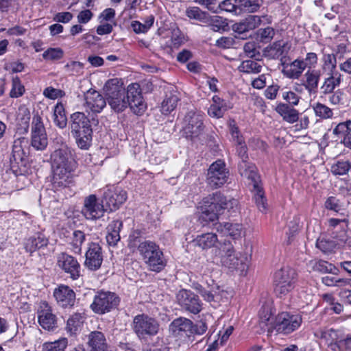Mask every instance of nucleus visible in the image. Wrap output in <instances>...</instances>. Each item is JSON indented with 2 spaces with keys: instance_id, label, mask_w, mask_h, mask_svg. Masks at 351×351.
Here are the masks:
<instances>
[{
  "instance_id": "obj_38",
  "label": "nucleus",
  "mask_w": 351,
  "mask_h": 351,
  "mask_svg": "<svg viewBox=\"0 0 351 351\" xmlns=\"http://www.w3.org/2000/svg\"><path fill=\"white\" fill-rule=\"evenodd\" d=\"M343 333L339 330H335L332 328H326L317 330L315 332V336L321 339H324L328 343V346L330 348L331 344L334 342L336 343L339 339V336Z\"/></svg>"
},
{
  "instance_id": "obj_58",
  "label": "nucleus",
  "mask_w": 351,
  "mask_h": 351,
  "mask_svg": "<svg viewBox=\"0 0 351 351\" xmlns=\"http://www.w3.org/2000/svg\"><path fill=\"white\" fill-rule=\"evenodd\" d=\"M64 56V51L60 48H49L43 53V58L48 60H60Z\"/></svg>"
},
{
  "instance_id": "obj_56",
  "label": "nucleus",
  "mask_w": 351,
  "mask_h": 351,
  "mask_svg": "<svg viewBox=\"0 0 351 351\" xmlns=\"http://www.w3.org/2000/svg\"><path fill=\"white\" fill-rule=\"evenodd\" d=\"M276 31L271 27L261 28L257 32V36L263 43H269L275 36Z\"/></svg>"
},
{
  "instance_id": "obj_22",
  "label": "nucleus",
  "mask_w": 351,
  "mask_h": 351,
  "mask_svg": "<svg viewBox=\"0 0 351 351\" xmlns=\"http://www.w3.org/2000/svg\"><path fill=\"white\" fill-rule=\"evenodd\" d=\"M53 296L57 303L62 308L72 307L75 304V293L68 286L60 285L54 290Z\"/></svg>"
},
{
  "instance_id": "obj_46",
  "label": "nucleus",
  "mask_w": 351,
  "mask_h": 351,
  "mask_svg": "<svg viewBox=\"0 0 351 351\" xmlns=\"http://www.w3.org/2000/svg\"><path fill=\"white\" fill-rule=\"evenodd\" d=\"M315 114L322 119H330L333 116V112L326 105L320 102L315 103L312 106Z\"/></svg>"
},
{
  "instance_id": "obj_62",
  "label": "nucleus",
  "mask_w": 351,
  "mask_h": 351,
  "mask_svg": "<svg viewBox=\"0 0 351 351\" xmlns=\"http://www.w3.org/2000/svg\"><path fill=\"white\" fill-rule=\"evenodd\" d=\"M314 268L322 273H333L335 274V271L337 269L332 264L323 261L317 262L314 266Z\"/></svg>"
},
{
  "instance_id": "obj_11",
  "label": "nucleus",
  "mask_w": 351,
  "mask_h": 351,
  "mask_svg": "<svg viewBox=\"0 0 351 351\" xmlns=\"http://www.w3.org/2000/svg\"><path fill=\"white\" fill-rule=\"evenodd\" d=\"M176 300L180 307L190 313L198 314L202 309L199 296L190 290L182 289L176 294Z\"/></svg>"
},
{
  "instance_id": "obj_14",
  "label": "nucleus",
  "mask_w": 351,
  "mask_h": 351,
  "mask_svg": "<svg viewBox=\"0 0 351 351\" xmlns=\"http://www.w3.org/2000/svg\"><path fill=\"white\" fill-rule=\"evenodd\" d=\"M58 266L65 273L69 274L73 280H76L80 276V265L77 260L66 253H61L58 256Z\"/></svg>"
},
{
  "instance_id": "obj_9",
  "label": "nucleus",
  "mask_w": 351,
  "mask_h": 351,
  "mask_svg": "<svg viewBox=\"0 0 351 351\" xmlns=\"http://www.w3.org/2000/svg\"><path fill=\"white\" fill-rule=\"evenodd\" d=\"M302 317L300 315H293L287 312L279 313L274 319L271 328L279 333L290 334L301 325Z\"/></svg>"
},
{
  "instance_id": "obj_6",
  "label": "nucleus",
  "mask_w": 351,
  "mask_h": 351,
  "mask_svg": "<svg viewBox=\"0 0 351 351\" xmlns=\"http://www.w3.org/2000/svg\"><path fill=\"white\" fill-rule=\"evenodd\" d=\"M219 251L221 254V264L231 269L237 270L243 273L247 269V265L240 254H236L232 243L230 241H225L220 245Z\"/></svg>"
},
{
  "instance_id": "obj_52",
  "label": "nucleus",
  "mask_w": 351,
  "mask_h": 351,
  "mask_svg": "<svg viewBox=\"0 0 351 351\" xmlns=\"http://www.w3.org/2000/svg\"><path fill=\"white\" fill-rule=\"evenodd\" d=\"M67 343V339L62 338L53 342L44 343L43 350L44 351H64Z\"/></svg>"
},
{
  "instance_id": "obj_47",
  "label": "nucleus",
  "mask_w": 351,
  "mask_h": 351,
  "mask_svg": "<svg viewBox=\"0 0 351 351\" xmlns=\"http://www.w3.org/2000/svg\"><path fill=\"white\" fill-rule=\"evenodd\" d=\"M178 100V97L174 94L167 95L161 104L162 113L165 114H169L176 108Z\"/></svg>"
},
{
  "instance_id": "obj_13",
  "label": "nucleus",
  "mask_w": 351,
  "mask_h": 351,
  "mask_svg": "<svg viewBox=\"0 0 351 351\" xmlns=\"http://www.w3.org/2000/svg\"><path fill=\"white\" fill-rule=\"evenodd\" d=\"M192 328L193 322L183 317L173 319L169 326L170 334L173 337L180 340L190 338Z\"/></svg>"
},
{
  "instance_id": "obj_44",
  "label": "nucleus",
  "mask_w": 351,
  "mask_h": 351,
  "mask_svg": "<svg viewBox=\"0 0 351 351\" xmlns=\"http://www.w3.org/2000/svg\"><path fill=\"white\" fill-rule=\"evenodd\" d=\"M54 123L60 128L63 129L66 126L67 119L65 115L64 108L62 104H58L54 108Z\"/></svg>"
},
{
  "instance_id": "obj_33",
  "label": "nucleus",
  "mask_w": 351,
  "mask_h": 351,
  "mask_svg": "<svg viewBox=\"0 0 351 351\" xmlns=\"http://www.w3.org/2000/svg\"><path fill=\"white\" fill-rule=\"evenodd\" d=\"M85 320L84 313H75L67 320L66 330L70 335H76L82 326Z\"/></svg>"
},
{
  "instance_id": "obj_30",
  "label": "nucleus",
  "mask_w": 351,
  "mask_h": 351,
  "mask_svg": "<svg viewBox=\"0 0 351 351\" xmlns=\"http://www.w3.org/2000/svg\"><path fill=\"white\" fill-rule=\"evenodd\" d=\"M230 108V107L225 100L215 95L213 97V104L208 110V114L212 117L220 118L223 117L225 112Z\"/></svg>"
},
{
  "instance_id": "obj_64",
  "label": "nucleus",
  "mask_w": 351,
  "mask_h": 351,
  "mask_svg": "<svg viewBox=\"0 0 351 351\" xmlns=\"http://www.w3.org/2000/svg\"><path fill=\"white\" fill-rule=\"evenodd\" d=\"M316 246L320 250L326 253L332 251L335 247V244L332 241L327 239H318L316 243Z\"/></svg>"
},
{
  "instance_id": "obj_26",
  "label": "nucleus",
  "mask_w": 351,
  "mask_h": 351,
  "mask_svg": "<svg viewBox=\"0 0 351 351\" xmlns=\"http://www.w3.org/2000/svg\"><path fill=\"white\" fill-rule=\"evenodd\" d=\"M320 77L321 71L319 70L308 69L304 73L303 82L306 86V90L310 95L317 93Z\"/></svg>"
},
{
  "instance_id": "obj_39",
  "label": "nucleus",
  "mask_w": 351,
  "mask_h": 351,
  "mask_svg": "<svg viewBox=\"0 0 351 351\" xmlns=\"http://www.w3.org/2000/svg\"><path fill=\"white\" fill-rule=\"evenodd\" d=\"M186 16L191 19H195L204 23H208L210 21L209 14L202 11L198 7H191L186 10Z\"/></svg>"
},
{
  "instance_id": "obj_61",
  "label": "nucleus",
  "mask_w": 351,
  "mask_h": 351,
  "mask_svg": "<svg viewBox=\"0 0 351 351\" xmlns=\"http://www.w3.org/2000/svg\"><path fill=\"white\" fill-rule=\"evenodd\" d=\"M322 282L326 286L336 287H343L349 283V282L344 278H338L328 276L322 278Z\"/></svg>"
},
{
  "instance_id": "obj_8",
  "label": "nucleus",
  "mask_w": 351,
  "mask_h": 351,
  "mask_svg": "<svg viewBox=\"0 0 351 351\" xmlns=\"http://www.w3.org/2000/svg\"><path fill=\"white\" fill-rule=\"evenodd\" d=\"M228 176L229 171L226 167L225 162L219 159L210 165L206 176V182L210 188L217 189L227 182Z\"/></svg>"
},
{
  "instance_id": "obj_45",
  "label": "nucleus",
  "mask_w": 351,
  "mask_h": 351,
  "mask_svg": "<svg viewBox=\"0 0 351 351\" xmlns=\"http://www.w3.org/2000/svg\"><path fill=\"white\" fill-rule=\"evenodd\" d=\"M260 322L263 327L267 326V331L271 332L274 328L271 326L274 324L271 310L269 307H263L259 311Z\"/></svg>"
},
{
  "instance_id": "obj_7",
  "label": "nucleus",
  "mask_w": 351,
  "mask_h": 351,
  "mask_svg": "<svg viewBox=\"0 0 351 351\" xmlns=\"http://www.w3.org/2000/svg\"><path fill=\"white\" fill-rule=\"evenodd\" d=\"M132 327L138 337L144 339L156 335L160 330V324L155 318L143 313L134 317Z\"/></svg>"
},
{
  "instance_id": "obj_49",
  "label": "nucleus",
  "mask_w": 351,
  "mask_h": 351,
  "mask_svg": "<svg viewBox=\"0 0 351 351\" xmlns=\"http://www.w3.org/2000/svg\"><path fill=\"white\" fill-rule=\"evenodd\" d=\"M331 172L335 176H343L351 171V162L348 160H338L331 166Z\"/></svg>"
},
{
  "instance_id": "obj_15",
  "label": "nucleus",
  "mask_w": 351,
  "mask_h": 351,
  "mask_svg": "<svg viewBox=\"0 0 351 351\" xmlns=\"http://www.w3.org/2000/svg\"><path fill=\"white\" fill-rule=\"evenodd\" d=\"M127 199V193L120 189H108L105 191L102 202L105 204V208L110 211L116 210Z\"/></svg>"
},
{
  "instance_id": "obj_36",
  "label": "nucleus",
  "mask_w": 351,
  "mask_h": 351,
  "mask_svg": "<svg viewBox=\"0 0 351 351\" xmlns=\"http://www.w3.org/2000/svg\"><path fill=\"white\" fill-rule=\"evenodd\" d=\"M217 236L213 232H208L198 235L193 241L196 245L203 250H206L215 246L217 242Z\"/></svg>"
},
{
  "instance_id": "obj_1",
  "label": "nucleus",
  "mask_w": 351,
  "mask_h": 351,
  "mask_svg": "<svg viewBox=\"0 0 351 351\" xmlns=\"http://www.w3.org/2000/svg\"><path fill=\"white\" fill-rule=\"evenodd\" d=\"M106 101L116 112H121L129 107L136 115H142L147 104L142 95L140 85L132 83L125 89L121 79L108 80L104 86Z\"/></svg>"
},
{
  "instance_id": "obj_60",
  "label": "nucleus",
  "mask_w": 351,
  "mask_h": 351,
  "mask_svg": "<svg viewBox=\"0 0 351 351\" xmlns=\"http://www.w3.org/2000/svg\"><path fill=\"white\" fill-rule=\"evenodd\" d=\"M217 6H219L217 9V13L221 10L237 12L239 10L238 3L235 2V0H224L221 3H217Z\"/></svg>"
},
{
  "instance_id": "obj_21",
  "label": "nucleus",
  "mask_w": 351,
  "mask_h": 351,
  "mask_svg": "<svg viewBox=\"0 0 351 351\" xmlns=\"http://www.w3.org/2000/svg\"><path fill=\"white\" fill-rule=\"evenodd\" d=\"M281 65L282 66V72L283 75L292 80L299 79L306 68L304 61L299 59H296L291 62H287V59H282Z\"/></svg>"
},
{
  "instance_id": "obj_54",
  "label": "nucleus",
  "mask_w": 351,
  "mask_h": 351,
  "mask_svg": "<svg viewBox=\"0 0 351 351\" xmlns=\"http://www.w3.org/2000/svg\"><path fill=\"white\" fill-rule=\"evenodd\" d=\"M351 132V120L338 123L332 130V134L343 138Z\"/></svg>"
},
{
  "instance_id": "obj_55",
  "label": "nucleus",
  "mask_w": 351,
  "mask_h": 351,
  "mask_svg": "<svg viewBox=\"0 0 351 351\" xmlns=\"http://www.w3.org/2000/svg\"><path fill=\"white\" fill-rule=\"evenodd\" d=\"M323 69L328 73H339L336 70L337 59L334 54H325L323 57Z\"/></svg>"
},
{
  "instance_id": "obj_51",
  "label": "nucleus",
  "mask_w": 351,
  "mask_h": 351,
  "mask_svg": "<svg viewBox=\"0 0 351 351\" xmlns=\"http://www.w3.org/2000/svg\"><path fill=\"white\" fill-rule=\"evenodd\" d=\"M48 145L47 133L31 135V145L36 150L43 151Z\"/></svg>"
},
{
  "instance_id": "obj_43",
  "label": "nucleus",
  "mask_w": 351,
  "mask_h": 351,
  "mask_svg": "<svg viewBox=\"0 0 351 351\" xmlns=\"http://www.w3.org/2000/svg\"><path fill=\"white\" fill-rule=\"evenodd\" d=\"M26 157V154L22 148L21 141H15L12 146L11 160L15 162L17 165H25Z\"/></svg>"
},
{
  "instance_id": "obj_19",
  "label": "nucleus",
  "mask_w": 351,
  "mask_h": 351,
  "mask_svg": "<svg viewBox=\"0 0 351 351\" xmlns=\"http://www.w3.org/2000/svg\"><path fill=\"white\" fill-rule=\"evenodd\" d=\"M38 319L40 325L44 329L50 330L56 327V317L52 313L51 308L46 302L40 303L38 310Z\"/></svg>"
},
{
  "instance_id": "obj_57",
  "label": "nucleus",
  "mask_w": 351,
  "mask_h": 351,
  "mask_svg": "<svg viewBox=\"0 0 351 351\" xmlns=\"http://www.w3.org/2000/svg\"><path fill=\"white\" fill-rule=\"evenodd\" d=\"M65 72L70 75H77L83 73L84 64L77 61H71L64 67Z\"/></svg>"
},
{
  "instance_id": "obj_50",
  "label": "nucleus",
  "mask_w": 351,
  "mask_h": 351,
  "mask_svg": "<svg viewBox=\"0 0 351 351\" xmlns=\"http://www.w3.org/2000/svg\"><path fill=\"white\" fill-rule=\"evenodd\" d=\"M351 343V335L345 336L342 334L339 336L336 343H332L330 346V350L332 351H347L350 349Z\"/></svg>"
},
{
  "instance_id": "obj_28",
  "label": "nucleus",
  "mask_w": 351,
  "mask_h": 351,
  "mask_svg": "<svg viewBox=\"0 0 351 351\" xmlns=\"http://www.w3.org/2000/svg\"><path fill=\"white\" fill-rule=\"evenodd\" d=\"M289 50L288 43L282 40L274 42L272 45L266 48L268 56L272 58H280L286 60V55Z\"/></svg>"
},
{
  "instance_id": "obj_18",
  "label": "nucleus",
  "mask_w": 351,
  "mask_h": 351,
  "mask_svg": "<svg viewBox=\"0 0 351 351\" xmlns=\"http://www.w3.org/2000/svg\"><path fill=\"white\" fill-rule=\"evenodd\" d=\"M51 160L52 167L75 165L72 150L64 143L51 153Z\"/></svg>"
},
{
  "instance_id": "obj_40",
  "label": "nucleus",
  "mask_w": 351,
  "mask_h": 351,
  "mask_svg": "<svg viewBox=\"0 0 351 351\" xmlns=\"http://www.w3.org/2000/svg\"><path fill=\"white\" fill-rule=\"evenodd\" d=\"M262 69L263 66L261 64L252 60L243 61L238 67L240 72L253 74L261 73Z\"/></svg>"
},
{
  "instance_id": "obj_42",
  "label": "nucleus",
  "mask_w": 351,
  "mask_h": 351,
  "mask_svg": "<svg viewBox=\"0 0 351 351\" xmlns=\"http://www.w3.org/2000/svg\"><path fill=\"white\" fill-rule=\"evenodd\" d=\"M235 2L240 11L254 12L261 7L262 0H235Z\"/></svg>"
},
{
  "instance_id": "obj_34",
  "label": "nucleus",
  "mask_w": 351,
  "mask_h": 351,
  "mask_svg": "<svg viewBox=\"0 0 351 351\" xmlns=\"http://www.w3.org/2000/svg\"><path fill=\"white\" fill-rule=\"evenodd\" d=\"M122 226L123 223L119 220L113 221L108 225L106 241L110 245L114 246L120 240L119 232Z\"/></svg>"
},
{
  "instance_id": "obj_63",
  "label": "nucleus",
  "mask_w": 351,
  "mask_h": 351,
  "mask_svg": "<svg viewBox=\"0 0 351 351\" xmlns=\"http://www.w3.org/2000/svg\"><path fill=\"white\" fill-rule=\"evenodd\" d=\"M43 95L51 99H56L64 95L63 90L57 89L51 86L46 88L43 91Z\"/></svg>"
},
{
  "instance_id": "obj_2",
  "label": "nucleus",
  "mask_w": 351,
  "mask_h": 351,
  "mask_svg": "<svg viewBox=\"0 0 351 351\" xmlns=\"http://www.w3.org/2000/svg\"><path fill=\"white\" fill-rule=\"evenodd\" d=\"M238 206V201L227 197L219 191L203 198L200 206L199 218L205 221H215L225 210L230 211Z\"/></svg>"
},
{
  "instance_id": "obj_25",
  "label": "nucleus",
  "mask_w": 351,
  "mask_h": 351,
  "mask_svg": "<svg viewBox=\"0 0 351 351\" xmlns=\"http://www.w3.org/2000/svg\"><path fill=\"white\" fill-rule=\"evenodd\" d=\"M261 23V19L257 15H249L247 17L233 25L232 29L239 34H243L258 27Z\"/></svg>"
},
{
  "instance_id": "obj_12",
  "label": "nucleus",
  "mask_w": 351,
  "mask_h": 351,
  "mask_svg": "<svg viewBox=\"0 0 351 351\" xmlns=\"http://www.w3.org/2000/svg\"><path fill=\"white\" fill-rule=\"evenodd\" d=\"M106 211L107 208L102 202L98 201L95 195L91 194L84 198L82 214L86 219L97 220L102 217Z\"/></svg>"
},
{
  "instance_id": "obj_31",
  "label": "nucleus",
  "mask_w": 351,
  "mask_h": 351,
  "mask_svg": "<svg viewBox=\"0 0 351 351\" xmlns=\"http://www.w3.org/2000/svg\"><path fill=\"white\" fill-rule=\"evenodd\" d=\"M239 171L241 176L251 180L252 184L258 182L259 177L256 173V168L254 164L248 162V159L241 160L239 163Z\"/></svg>"
},
{
  "instance_id": "obj_10",
  "label": "nucleus",
  "mask_w": 351,
  "mask_h": 351,
  "mask_svg": "<svg viewBox=\"0 0 351 351\" xmlns=\"http://www.w3.org/2000/svg\"><path fill=\"white\" fill-rule=\"evenodd\" d=\"M119 303V298L114 293L101 291L95 296L90 308L96 313L104 314L117 308Z\"/></svg>"
},
{
  "instance_id": "obj_41",
  "label": "nucleus",
  "mask_w": 351,
  "mask_h": 351,
  "mask_svg": "<svg viewBox=\"0 0 351 351\" xmlns=\"http://www.w3.org/2000/svg\"><path fill=\"white\" fill-rule=\"evenodd\" d=\"M86 239L85 234L81 230L73 231L70 243L72 246V250L75 254H81L82 246Z\"/></svg>"
},
{
  "instance_id": "obj_24",
  "label": "nucleus",
  "mask_w": 351,
  "mask_h": 351,
  "mask_svg": "<svg viewBox=\"0 0 351 351\" xmlns=\"http://www.w3.org/2000/svg\"><path fill=\"white\" fill-rule=\"evenodd\" d=\"M49 244V239L42 232H36L34 235L25 239L24 247L27 252H33L45 247Z\"/></svg>"
},
{
  "instance_id": "obj_32",
  "label": "nucleus",
  "mask_w": 351,
  "mask_h": 351,
  "mask_svg": "<svg viewBox=\"0 0 351 351\" xmlns=\"http://www.w3.org/2000/svg\"><path fill=\"white\" fill-rule=\"evenodd\" d=\"M276 110L285 121L289 123H293L299 119L298 110L288 104H280L277 106Z\"/></svg>"
},
{
  "instance_id": "obj_4",
  "label": "nucleus",
  "mask_w": 351,
  "mask_h": 351,
  "mask_svg": "<svg viewBox=\"0 0 351 351\" xmlns=\"http://www.w3.org/2000/svg\"><path fill=\"white\" fill-rule=\"evenodd\" d=\"M204 115L193 110L186 112L184 118L182 135L193 142L201 141L204 136Z\"/></svg>"
},
{
  "instance_id": "obj_35",
  "label": "nucleus",
  "mask_w": 351,
  "mask_h": 351,
  "mask_svg": "<svg viewBox=\"0 0 351 351\" xmlns=\"http://www.w3.org/2000/svg\"><path fill=\"white\" fill-rule=\"evenodd\" d=\"M216 229L218 232H221L224 235H228L234 239L240 237L242 226L239 223H230L226 222L216 225Z\"/></svg>"
},
{
  "instance_id": "obj_17",
  "label": "nucleus",
  "mask_w": 351,
  "mask_h": 351,
  "mask_svg": "<svg viewBox=\"0 0 351 351\" xmlns=\"http://www.w3.org/2000/svg\"><path fill=\"white\" fill-rule=\"evenodd\" d=\"M52 178L53 187H66L72 182V171L75 165L65 166H54Z\"/></svg>"
},
{
  "instance_id": "obj_27",
  "label": "nucleus",
  "mask_w": 351,
  "mask_h": 351,
  "mask_svg": "<svg viewBox=\"0 0 351 351\" xmlns=\"http://www.w3.org/2000/svg\"><path fill=\"white\" fill-rule=\"evenodd\" d=\"M341 82V75L339 73H328L320 86L321 93L324 95L332 93Z\"/></svg>"
},
{
  "instance_id": "obj_20",
  "label": "nucleus",
  "mask_w": 351,
  "mask_h": 351,
  "mask_svg": "<svg viewBox=\"0 0 351 351\" xmlns=\"http://www.w3.org/2000/svg\"><path fill=\"white\" fill-rule=\"evenodd\" d=\"M84 100L85 107L94 113L100 112L106 105V98L93 89H89L84 93Z\"/></svg>"
},
{
  "instance_id": "obj_59",
  "label": "nucleus",
  "mask_w": 351,
  "mask_h": 351,
  "mask_svg": "<svg viewBox=\"0 0 351 351\" xmlns=\"http://www.w3.org/2000/svg\"><path fill=\"white\" fill-rule=\"evenodd\" d=\"M25 91V88L21 84L20 79L15 77L12 79V87L10 93L11 97L17 98L21 96Z\"/></svg>"
},
{
  "instance_id": "obj_37",
  "label": "nucleus",
  "mask_w": 351,
  "mask_h": 351,
  "mask_svg": "<svg viewBox=\"0 0 351 351\" xmlns=\"http://www.w3.org/2000/svg\"><path fill=\"white\" fill-rule=\"evenodd\" d=\"M253 192L254 202L258 209L262 213H265L267 209V203L263 189L258 182L254 183Z\"/></svg>"
},
{
  "instance_id": "obj_53",
  "label": "nucleus",
  "mask_w": 351,
  "mask_h": 351,
  "mask_svg": "<svg viewBox=\"0 0 351 351\" xmlns=\"http://www.w3.org/2000/svg\"><path fill=\"white\" fill-rule=\"evenodd\" d=\"M46 133L41 117L38 114L33 116L31 125V135Z\"/></svg>"
},
{
  "instance_id": "obj_16",
  "label": "nucleus",
  "mask_w": 351,
  "mask_h": 351,
  "mask_svg": "<svg viewBox=\"0 0 351 351\" xmlns=\"http://www.w3.org/2000/svg\"><path fill=\"white\" fill-rule=\"evenodd\" d=\"M103 262V254L101 246L97 243H90L85 254L84 265L91 271L101 267Z\"/></svg>"
},
{
  "instance_id": "obj_5",
  "label": "nucleus",
  "mask_w": 351,
  "mask_h": 351,
  "mask_svg": "<svg viewBox=\"0 0 351 351\" xmlns=\"http://www.w3.org/2000/svg\"><path fill=\"white\" fill-rule=\"evenodd\" d=\"M296 278L295 271L289 267H282L276 271L274 276V287L276 295L282 298L295 287Z\"/></svg>"
},
{
  "instance_id": "obj_23",
  "label": "nucleus",
  "mask_w": 351,
  "mask_h": 351,
  "mask_svg": "<svg viewBox=\"0 0 351 351\" xmlns=\"http://www.w3.org/2000/svg\"><path fill=\"white\" fill-rule=\"evenodd\" d=\"M71 132L72 134L92 131L90 120L83 112H77L71 116Z\"/></svg>"
},
{
  "instance_id": "obj_48",
  "label": "nucleus",
  "mask_w": 351,
  "mask_h": 351,
  "mask_svg": "<svg viewBox=\"0 0 351 351\" xmlns=\"http://www.w3.org/2000/svg\"><path fill=\"white\" fill-rule=\"evenodd\" d=\"M93 130L79 134H72L75 140L77 146L82 149H88L91 144Z\"/></svg>"
},
{
  "instance_id": "obj_3",
  "label": "nucleus",
  "mask_w": 351,
  "mask_h": 351,
  "mask_svg": "<svg viewBox=\"0 0 351 351\" xmlns=\"http://www.w3.org/2000/svg\"><path fill=\"white\" fill-rule=\"evenodd\" d=\"M144 263L153 271L160 272L167 265V261L159 246L150 241L141 242L138 246Z\"/></svg>"
},
{
  "instance_id": "obj_29",
  "label": "nucleus",
  "mask_w": 351,
  "mask_h": 351,
  "mask_svg": "<svg viewBox=\"0 0 351 351\" xmlns=\"http://www.w3.org/2000/svg\"><path fill=\"white\" fill-rule=\"evenodd\" d=\"M88 345L91 351H106V340L101 332L93 331L88 335Z\"/></svg>"
}]
</instances>
